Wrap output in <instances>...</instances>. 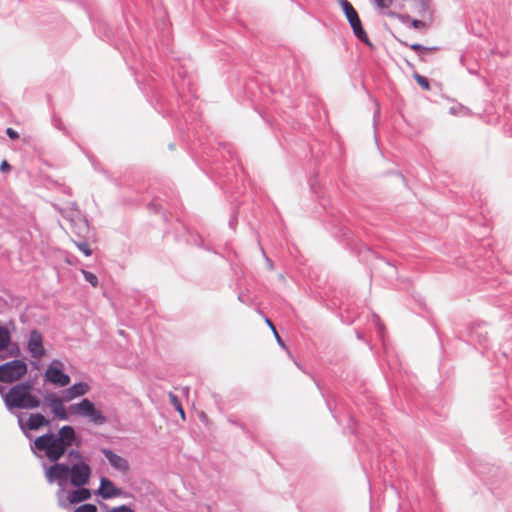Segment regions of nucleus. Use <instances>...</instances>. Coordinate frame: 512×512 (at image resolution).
I'll list each match as a JSON object with an SVG mask.
<instances>
[{
	"label": "nucleus",
	"mask_w": 512,
	"mask_h": 512,
	"mask_svg": "<svg viewBox=\"0 0 512 512\" xmlns=\"http://www.w3.org/2000/svg\"><path fill=\"white\" fill-rule=\"evenodd\" d=\"M76 439L75 430L72 426L65 425L58 431V436L53 433H48L39 436L35 439L34 445L40 450L44 451L46 457L52 461H58L66 452Z\"/></svg>",
	"instance_id": "f257e3e1"
},
{
	"label": "nucleus",
	"mask_w": 512,
	"mask_h": 512,
	"mask_svg": "<svg viewBox=\"0 0 512 512\" xmlns=\"http://www.w3.org/2000/svg\"><path fill=\"white\" fill-rule=\"evenodd\" d=\"M30 383H20L5 394L4 401L8 408L34 409L40 406V400L31 394Z\"/></svg>",
	"instance_id": "f03ea898"
},
{
	"label": "nucleus",
	"mask_w": 512,
	"mask_h": 512,
	"mask_svg": "<svg viewBox=\"0 0 512 512\" xmlns=\"http://www.w3.org/2000/svg\"><path fill=\"white\" fill-rule=\"evenodd\" d=\"M27 370V364L19 359L2 364L0 365V382H16L27 373Z\"/></svg>",
	"instance_id": "7ed1b4c3"
},
{
	"label": "nucleus",
	"mask_w": 512,
	"mask_h": 512,
	"mask_svg": "<svg viewBox=\"0 0 512 512\" xmlns=\"http://www.w3.org/2000/svg\"><path fill=\"white\" fill-rule=\"evenodd\" d=\"M341 5L343 12L345 13V16L349 21L356 37L361 41L368 42L367 33L363 29L358 13L356 12L352 4L347 0H342Z\"/></svg>",
	"instance_id": "20e7f679"
},
{
	"label": "nucleus",
	"mask_w": 512,
	"mask_h": 512,
	"mask_svg": "<svg viewBox=\"0 0 512 512\" xmlns=\"http://www.w3.org/2000/svg\"><path fill=\"white\" fill-rule=\"evenodd\" d=\"M69 475L73 486L82 487L89 482L91 468L84 462H78L69 467Z\"/></svg>",
	"instance_id": "39448f33"
},
{
	"label": "nucleus",
	"mask_w": 512,
	"mask_h": 512,
	"mask_svg": "<svg viewBox=\"0 0 512 512\" xmlns=\"http://www.w3.org/2000/svg\"><path fill=\"white\" fill-rule=\"evenodd\" d=\"M61 365L59 361H53L45 372V378L54 385L64 387L70 383V377L60 370L58 366Z\"/></svg>",
	"instance_id": "423d86ee"
},
{
	"label": "nucleus",
	"mask_w": 512,
	"mask_h": 512,
	"mask_svg": "<svg viewBox=\"0 0 512 512\" xmlns=\"http://www.w3.org/2000/svg\"><path fill=\"white\" fill-rule=\"evenodd\" d=\"M69 476V466L63 463H56L52 465L46 472V478L49 483L55 481L59 484L64 483Z\"/></svg>",
	"instance_id": "0eeeda50"
},
{
	"label": "nucleus",
	"mask_w": 512,
	"mask_h": 512,
	"mask_svg": "<svg viewBox=\"0 0 512 512\" xmlns=\"http://www.w3.org/2000/svg\"><path fill=\"white\" fill-rule=\"evenodd\" d=\"M27 348L33 358L40 359L45 355L42 336L37 330L30 332Z\"/></svg>",
	"instance_id": "6e6552de"
},
{
	"label": "nucleus",
	"mask_w": 512,
	"mask_h": 512,
	"mask_svg": "<svg viewBox=\"0 0 512 512\" xmlns=\"http://www.w3.org/2000/svg\"><path fill=\"white\" fill-rule=\"evenodd\" d=\"M46 403L49 405L51 412L61 420H67L69 415L63 404V399L56 394H49L45 397Z\"/></svg>",
	"instance_id": "1a4fd4ad"
},
{
	"label": "nucleus",
	"mask_w": 512,
	"mask_h": 512,
	"mask_svg": "<svg viewBox=\"0 0 512 512\" xmlns=\"http://www.w3.org/2000/svg\"><path fill=\"white\" fill-rule=\"evenodd\" d=\"M102 453L109 461L110 465L121 473H127L129 471V463L122 456L114 453L109 449H103Z\"/></svg>",
	"instance_id": "9d476101"
},
{
	"label": "nucleus",
	"mask_w": 512,
	"mask_h": 512,
	"mask_svg": "<svg viewBox=\"0 0 512 512\" xmlns=\"http://www.w3.org/2000/svg\"><path fill=\"white\" fill-rule=\"evenodd\" d=\"M98 494L101 495L104 499H110L121 496L122 490L117 488L111 480L107 478H101Z\"/></svg>",
	"instance_id": "9b49d317"
},
{
	"label": "nucleus",
	"mask_w": 512,
	"mask_h": 512,
	"mask_svg": "<svg viewBox=\"0 0 512 512\" xmlns=\"http://www.w3.org/2000/svg\"><path fill=\"white\" fill-rule=\"evenodd\" d=\"M89 391V386L86 383H76L63 392V400L71 401L74 398L85 395Z\"/></svg>",
	"instance_id": "f8f14e48"
},
{
	"label": "nucleus",
	"mask_w": 512,
	"mask_h": 512,
	"mask_svg": "<svg viewBox=\"0 0 512 512\" xmlns=\"http://www.w3.org/2000/svg\"><path fill=\"white\" fill-rule=\"evenodd\" d=\"M94 405L89 399L84 398L79 403H75L69 406V413L71 415L86 417L90 409Z\"/></svg>",
	"instance_id": "ddd939ff"
},
{
	"label": "nucleus",
	"mask_w": 512,
	"mask_h": 512,
	"mask_svg": "<svg viewBox=\"0 0 512 512\" xmlns=\"http://www.w3.org/2000/svg\"><path fill=\"white\" fill-rule=\"evenodd\" d=\"M49 424V421L39 413L31 414L27 423L26 427L29 430H37L42 426H47Z\"/></svg>",
	"instance_id": "4468645a"
},
{
	"label": "nucleus",
	"mask_w": 512,
	"mask_h": 512,
	"mask_svg": "<svg viewBox=\"0 0 512 512\" xmlns=\"http://www.w3.org/2000/svg\"><path fill=\"white\" fill-rule=\"evenodd\" d=\"M90 497H91L90 490L87 488H83V486H82L80 489L74 490L68 495V501L71 504H75V503H79V502L88 500V499H90Z\"/></svg>",
	"instance_id": "2eb2a0df"
},
{
	"label": "nucleus",
	"mask_w": 512,
	"mask_h": 512,
	"mask_svg": "<svg viewBox=\"0 0 512 512\" xmlns=\"http://www.w3.org/2000/svg\"><path fill=\"white\" fill-rule=\"evenodd\" d=\"M86 418L95 425H103L106 422V417L100 410L96 409L95 405L92 406Z\"/></svg>",
	"instance_id": "dca6fc26"
},
{
	"label": "nucleus",
	"mask_w": 512,
	"mask_h": 512,
	"mask_svg": "<svg viewBox=\"0 0 512 512\" xmlns=\"http://www.w3.org/2000/svg\"><path fill=\"white\" fill-rule=\"evenodd\" d=\"M11 342V334L7 327L0 326V351L5 350Z\"/></svg>",
	"instance_id": "f3484780"
},
{
	"label": "nucleus",
	"mask_w": 512,
	"mask_h": 512,
	"mask_svg": "<svg viewBox=\"0 0 512 512\" xmlns=\"http://www.w3.org/2000/svg\"><path fill=\"white\" fill-rule=\"evenodd\" d=\"M168 397H169L170 403L179 412L181 418L183 420H185V412H184V409H183L182 404H181L180 400L178 399V397L171 392L169 393Z\"/></svg>",
	"instance_id": "a211bd4d"
},
{
	"label": "nucleus",
	"mask_w": 512,
	"mask_h": 512,
	"mask_svg": "<svg viewBox=\"0 0 512 512\" xmlns=\"http://www.w3.org/2000/svg\"><path fill=\"white\" fill-rule=\"evenodd\" d=\"M85 280L87 282H89L93 287H97L98 286V278L95 274L89 272V271H86V270H81Z\"/></svg>",
	"instance_id": "6ab92c4d"
},
{
	"label": "nucleus",
	"mask_w": 512,
	"mask_h": 512,
	"mask_svg": "<svg viewBox=\"0 0 512 512\" xmlns=\"http://www.w3.org/2000/svg\"><path fill=\"white\" fill-rule=\"evenodd\" d=\"M414 79L424 90L430 89L429 82L425 77L416 73V74H414Z\"/></svg>",
	"instance_id": "aec40b11"
},
{
	"label": "nucleus",
	"mask_w": 512,
	"mask_h": 512,
	"mask_svg": "<svg viewBox=\"0 0 512 512\" xmlns=\"http://www.w3.org/2000/svg\"><path fill=\"white\" fill-rule=\"evenodd\" d=\"M77 248L83 252L86 256H90L92 254V250L89 247L87 242H74Z\"/></svg>",
	"instance_id": "412c9836"
},
{
	"label": "nucleus",
	"mask_w": 512,
	"mask_h": 512,
	"mask_svg": "<svg viewBox=\"0 0 512 512\" xmlns=\"http://www.w3.org/2000/svg\"><path fill=\"white\" fill-rule=\"evenodd\" d=\"M74 512H97V507L94 504H83L76 508Z\"/></svg>",
	"instance_id": "4be33fe9"
},
{
	"label": "nucleus",
	"mask_w": 512,
	"mask_h": 512,
	"mask_svg": "<svg viewBox=\"0 0 512 512\" xmlns=\"http://www.w3.org/2000/svg\"><path fill=\"white\" fill-rule=\"evenodd\" d=\"M411 26L417 30H424L428 27V23L422 20L413 19L411 20Z\"/></svg>",
	"instance_id": "5701e85b"
},
{
	"label": "nucleus",
	"mask_w": 512,
	"mask_h": 512,
	"mask_svg": "<svg viewBox=\"0 0 512 512\" xmlns=\"http://www.w3.org/2000/svg\"><path fill=\"white\" fill-rule=\"evenodd\" d=\"M110 512H133V510L126 505H121L119 507L113 508Z\"/></svg>",
	"instance_id": "b1692460"
},
{
	"label": "nucleus",
	"mask_w": 512,
	"mask_h": 512,
	"mask_svg": "<svg viewBox=\"0 0 512 512\" xmlns=\"http://www.w3.org/2000/svg\"><path fill=\"white\" fill-rule=\"evenodd\" d=\"M437 50L436 47H425L423 46L421 52H420V55L421 56H424V55H427V54H430V53H433Z\"/></svg>",
	"instance_id": "393cba45"
},
{
	"label": "nucleus",
	"mask_w": 512,
	"mask_h": 512,
	"mask_svg": "<svg viewBox=\"0 0 512 512\" xmlns=\"http://www.w3.org/2000/svg\"><path fill=\"white\" fill-rule=\"evenodd\" d=\"M6 134L11 139H18L19 138L18 133L15 130H13L12 128H7Z\"/></svg>",
	"instance_id": "a878e982"
},
{
	"label": "nucleus",
	"mask_w": 512,
	"mask_h": 512,
	"mask_svg": "<svg viewBox=\"0 0 512 512\" xmlns=\"http://www.w3.org/2000/svg\"><path fill=\"white\" fill-rule=\"evenodd\" d=\"M10 168H11V166L9 165V163L7 161H3L0 164V171H2V172H7L10 170Z\"/></svg>",
	"instance_id": "bb28decb"
},
{
	"label": "nucleus",
	"mask_w": 512,
	"mask_h": 512,
	"mask_svg": "<svg viewBox=\"0 0 512 512\" xmlns=\"http://www.w3.org/2000/svg\"><path fill=\"white\" fill-rule=\"evenodd\" d=\"M69 456L74 457L76 459L82 458V455L78 451H75V450H71L69 453Z\"/></svg>",
	"instance_id": "cd10ccee"
},
{
	"label": "nucleus",
	"mask_w": 512,
	"mask_h": 512,
	"mask_svg": "<svg viewBox=\"0 0 512 512\" xmlns=\"http://www.w3.org/2000/svg\"><path fill=\"white\" fill-rule=\"evenodd\" d=\"M410 48H411V49H413V50H415V51L421 52V50H422L423 46H422V45H420V44H412V45L410 46Z\"/></svg>",
	"instance_id": "c85d7f7f"
},
{
	"label": "nucleus",
	"mask_w": 512,
	"mask_h": 512,
	"mask_svg": "<svg viewBox=\"0 0 512 512\" xmlns=\"http://www.w3.org/2000/svg\"><path fill=\"white\" fill-rule=\"evenodd\" d=\"M266 323L272 329V331L274 333L276 331V328H275L274 324L271 322V320L266 319Z\"/></svg>",
	"instance_id": "c756f323"
},
{
	"label": "nucleus",
	"mask_w": 512,
	"mask_h": 512,
	"mask_svg": "<svg viewBox=\"0 0 512 512\" xmlns=\"http://www.w3.org/2000/svg\"><path fill=\"white\" fill-rule=\"evenodd\" d=\"M274 335H275V337H276V339H277V342H278V343H280L281 345H283V341H282V339L280 338V336L278 335L277 331H275V332H274Z\"/></svg>",
	"instance_id": "7c9ffc66"
},
{
	"label": "nucleus",
	"mask_w": 512,
	"mask_h": 512,
	"mask_svg": "<svg viewBox=\"0 0 512 512\" xmlns=\"http://www.w3.org/2000/svg\"><path fill=\"white\" fill-rule=\"evenodd\" d=\"M427 12L429 14V20L431 21L432 20V13L430 11H428V10H427Z\"/></svg>",
	"instance_id": "2f4dec72"
}]
</instances>
